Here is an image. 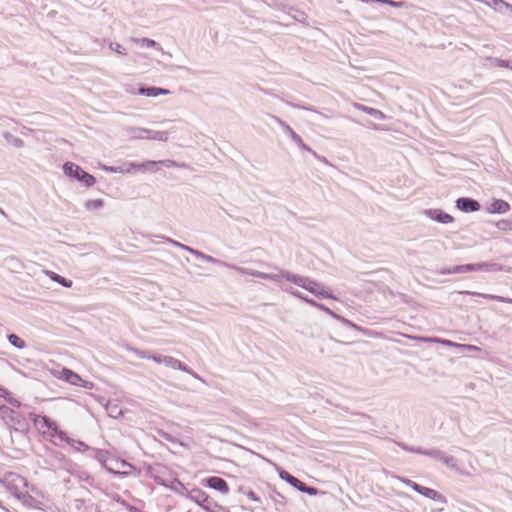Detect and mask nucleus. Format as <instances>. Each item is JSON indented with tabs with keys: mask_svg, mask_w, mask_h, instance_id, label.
I'll use <instances>...</instances> for the list:
<instances>
[{
	"mask_svg": "<svg viewBox=\"0 0 512 512\" xmlns=\"http://www.w3.org/2000/svg\"><path fill=\"white\" fill-rule=\"evenodd\" d=\"M137 43L144 48H151L155 47L157 45L156 41L149 39V38H141L137 40Z\"/></svg>",
	"mask_w": 512,
	"mask_h": 512,
	"instance_id": "38",
	"label": "nucleus"
},
{
	"mask_svg": "<svg viewBox=\"0 0 512 512\" xmlns=\"http://www.w3.org/2000/svg\"><path fill=\"white\" fill-rule=\"evenodd\" d=\"M232 268L241 274H248L254 277L270 280L278 284L282 289L289 292L292 287L288 286L287 283H293L319 299H336V297H334L323 284L305 276L292 274L283 270L263 273L244 267L232 266Z\"/></svg>",
	"mask_w": 512,
	"mask_h": 512,
	"instance_id": "1",
	"label": "nucleus"
},
{
	"mask_svg": "<svg viewBox=\"0 0 512 512\" xmlns=\"http://www.w3.org/2000/svg\"><path fill=\"white\" fill-rule=\"evenodd\" d=\"M77 386L92 390L94 388V383L80 378V383Z\"/></svg>",
	"mask_w": 512,
	"mask_h": 512,
	"instance_id": "45",
	"label": "nucleus"
},
{
	"mask_svg": "<svg viewBox=\"0 0 512 512\" xmlns=\"http://www.w3.org/2000/svg\"><path fill=\"white\" fill-rule=\"evenodd\" d=\"M212 502L209 500V502H203V505H201L204 509L210 510Z\"/></svg>",
	"mask_w": 512,
	"mask_h": 512,
	"instance_id": "56",
	"label": "nucleus"
},
{
	"mask_svg": "<svg viewBox=\"0 0 512 512\" xmlns=\"http://www.w3.org/2000/svg\"><path fill=\"white\" fill-rule=\"evenodd\" d=\"M9 396H10V394L6 397V399H7L11 404H13L14 406H19V402H18L16 399L11 398V397H9Z\"/></svg>",
	"mask_w": 512,
	"mask_h": 512,
	"instance_id": "53",
	"label": "nucleus"
},
{
	"mask_svg": "<svg viewBox=\"0 0 512 512\" xmlns=\"http://www.w3.org/2000/svg\"><path fill=\"white\" fill-rule=\"evenodd\" d=\"M464 272L480 271L479 263L463 265Z\"/></svg>",
	"mask_w": 512,
	"mask_h": 512,
	"instance_id": "43",
	"label": "nucleus"
},
{
	"mask_svg": "<svg viewBox=\"0 0 512 512\" xmlns=\"http://www.w3.org/2000/svg\"><path fill=\"white\" fill-rule=\"evenodd\" d=\"M104 206L102 199H89L85 202L84 207L88 211H97Z\"/></svg>",
	"mask_w": 512,
	"mask_h": 512,
	"instance_id": "26",
	"label": "nucleus"
},
{
	"mask_svg": "<svg viewBox=\"0 0 512 512\" xmlns=\"http://www.w3.org/2000/svg\"><path fill=\"white\" fill-rule=\"evenodd\" d=\"M3 483L7 489L24 505L32 508H40L43 504L41 501L37 500L33 495L30 494L31 492L36 496H41L40 491L35 487H31L29 489L27 480L21 475L10 472L5 475Z\"/></svg>",
	"mask_w": 512,
	"mask_h": 512,
	"instance_id": "2",
	"label": "nucleus"
},
{
	"mask_svg": "<svg viewBox=\"0 0 512 512\" xmlns=\"http://www.w3.org/2000/svg\"><path fill=\"white\" fill-rule=\"evenodd\" d=\"M167 241L170 242L171 244L183 249V250H186L187 252L191 253L192 255H194L195 257L199 258V259H202L203 261H206V262H209V263H218L219 261L217 259H215L214 257L210 256V255H206L198 250H195L189 246H186L182 243H179L175 240H172L170 238H167Z\"/></svg>",
	"mask_w": 512,
	"mask_h": 512,
	"instance_id": "11",
	"label": "nucleus"
},
{
	"mask_svg": "<svg viewBox=\"0 0 512 512\" xmlns=\"http://www.w3.org/2000/svg\"><path fill=\"white\" fill-rule=\"evenodd\" d=\"M291 139L301 148H305V144L303 143L301 137L296 134L294 131H291Z\"/></svg>",
	"mask_w": 512,
	"mask_h": 512,
	"instance_id": "42",
	"label": "nucleus"
},
{
	"mask_svg": "<svg viewBox=\"0 0 512 512\" xmlns=\"http://www.w3.org/2000/svg\"><path fill=\"white\" fill-rule=\"evenodd\" d=\"M479 266L480 271L498 272L504 270L503 266L498 263H479Z\"/></svg>",
	"mask_w": 512,
	"mask_h": 512,
	"instance_id": "31",
	"label": "nucleus"
},
{
	"mask_svg": "<svg viewBox=\"0 0 512 512\" xmlns=\"http://www.w3.org/2000/svg\"><path fill=\"white\" fill-rule=\"evenodd\" d=\"M183 490H186L185 487L182 485V483L178 482L177 483Z\"/></svg>",
	"mask_w": 512,
	"mask_h": 512,
	"instance_id": "58",
	"label": "nucleus"
},
{
	"mask_svg": "<svg viewBox=\"0 0 512 512\" xmlns=\"http://www.w3.org/2000/svg\"><path fill=\"white\" fill-rule=\"evenodd\" d=\"M415 339L423 341V342H432V343H439L447 347H454L462 351H479V348L474 345H468V344H459L452 342L447 339H441L436 337H415Z\"/></svg>",
	"mask_w": 512,
	"mask_h": 512,
	"instance_id": "6",
	"label": "nucleus"
},
{
	"mask_svg": "<svg viewBox=\"0 0 512 512\" xmlns=\"http://www.w3.org/2000/svg\"><path fill=\"white\" fill-rule=\"evenodd\" d=\"M36 428L47 437L66 439V434L58 429L57 424L46 416H36L33 420Z\"/></svg>",
	"mask_w": 512,
	"mask_h": 512,
	"instance_id": "5",
	"label": "nucleus"
},
{
	"mask_svg": "<svg viewBox=\"0 0 512 512\" xmlns=\"http://www.w3.org/2000/svg\"><path fill=\"white\" fill-rule=\"evenodd\" d=\"M110 470L114 473L129 475L132 472V470H134V468L131 464L125 461H116L115 467L110 468Z\"/></svg>",
	"mask_w": 512,
	"mask_h": 512,
	"instance_id": "21",
	"label": "nucleus"
},
{
	"mask_svg": "<svg viewBox=\"0 0 512 512\" xmlns=\"http://www.w3.org/2000/svg\"><path fill=\"white\" fill-rule=\"evenodd\" d=\"M159 162H160V165H164L167 168H172V167L177 166L176 162H174L172 160H163V161H159Z\"/></svg>",
	"mask_w": 512,
	"mask_h": 512,
	"instance_id": "48",
	"label": "nucleus"
},
{
	"mask_svg": "<svg viewBox=\"0 0 512 512\" xmlns=\"http://www.w3.org/2000/svg\"><path fill=\"white\" fill-rule=\"evenodd\" d=\"M9 343L17 349H23L26 346L25 341L16 334L8 335Z\"/></svg>",
	"mask_w": 512,
	"mask_h": 512,
	"instance_id": "33",
	"label": "nucleus"
},
{
	"mask_svg": "<svg viewBox=\"0 0 512 512\" xmlns=\"http://www.w3.org/2000/svg\"><path fill=\"white\" fill-rule=\"evenodd\" d=\"M354 107L357 109V110H360L362 112H365L367 113L368 115H371L372 117L378 119V120H384L386 119V115L380 111V110H377L375 108H372V107H368V106H365V105H362V104H358V103H355L354 104Z\"/></svg>",
	"mask_w": 512,
	"mask_h": 512,
	"instance_id": "19",
	"label": "nucleus"
},
{
	"mask_svg": "<svg viewBox=\"0 0 512 512\" xmlns=\"http://www.w3.org/2000/svg\"><path fill=\"white\" fill-rule=\"evenodd\" d=\"M186 496L198 505H203V502H209V496L206 492L198 488L192 489Z\"/></svg>",
	"mask_w": 512,
	"mask_h": 512,
	"instance_id": "18",
	"label": "nucleus"
},
{
	"mask_svg": "<svg viewBox=\"0 0 512 512\" xmlns=\"http://www.w3.org/2000/svg\"><path fill=\"white\" fill-rule=\"evenodd\" d=\"M151 360L158 364H163L166 367L174 370L186 371V367L184 366V364L178 359L171 356L154 354V356L151 357Z\"/></svg>",
	"mask_w": 512,
	"mask_h": 512,
	"instance_id": "7",
	"label": "nucleus"
},
{
	"mask_svg": "<svg viewBox=\"0 0 512 512\" xmlns=\"http://www.w3.org/2000/svg\"><path fill=\"white\" fill-rule=\"evenodd\" d=\"M282 125H283L285 131L291 136V131H293V129L288 125H285V124H282Z\"/></svg>",
	"mask_w": 512,
	"mask_h": 512,
	"instance_id": "57",
	"label": "nucleus"
},
{
	"mask_svg": "<svg viewBox=\"0 0 512 512\" xmlns=\"http://www.w3.org/2000/svg\"><path fill=\"white\" fill-rule=\"evenodd\" d=\"M302 492L307 493V494H309L311 496H314V495H316L318 493V490L316 488H314V487H309V486L305 485V487H304Z\"/></svg>",
	"mask_w": 512,
	"mask_h": 512,
	"instance_id": "47",
	"label": "nucleus"
},
{
	"mask_svg": "<svg viewBox=\"0 0 512 512\" xmlns=\"http://www.w3.org/2000/svg\"><path fill=\"white\" fill-rule=\"evenodd\" d=\"M279 477L301 492L303 491V489L305 487V484L303 482H301L298 478L289 474L287 471H284V470L280 471Z\"/></svg>",
	"mask_w": 512,
	"mask_h": 512,
	"instance_id": "17",
	"label": "nucleus"
},
{
	"mask_svg": "<svg viewBox=\"0 0 512 512\" xmlns=\"http://www.w3.org/2000/svg\"><path fill=\"white\" fill-rule=\"evenodd\" d=\"M6 264L13 272H20L23 269V263L16 257H9L6 259Z\"/></svg>",
	"mask_w": 512,
	"mask_h": 512,
	"instance_id": "24",
	"label": "nucleus"
},
{
	"mask_svg": "<svg viewBox=\"0 0 512 512\" xmlns=\"http://www.w3.org/2000/svg\"><path fill=\"white\" fill-rule=\"evenodd\" d=\"M169 139V134L167 131H157L151 130L150 132V140L166 142Z\"/></svg>",
	"mask_w": 512,
	"mask_h": 512,
	"instance_id": "28",
	"label": "nucleus"
},
{
	"mask_svg": "<svg viewBox=\"0 0 512 512\" xmlns=\"http://www.w3.org/2000/svg\"><path fill=\"white\" fill-rule=\"evenodd\" d=\"M483 2L496 11L504 12L505 10H512V6L503 0H483Z\"/></svg>",
	"mask_w": 512,
	"mask_h": 512,
	"instance_id": "20",
	"label": "nucleus"
},
{
	"mask_svg": "<svg viewBox=\"0 0 512 512\" xmlns=\"http://www.w3.org/2000/svg\"><path fill=\"white\" fill-rule=\"evenodd\" d=\"M378 3H384V4H388L392 7H402L403 6V3L402 2H398V1H393V0H377Z\"/></svg>",
	"mask_w": 512,
	"mask_h": 512,
	"instance_id": "44",
	"label": "nucleus"
},
{
	"mask_svg": "<svg viewBox=\"0 0 512 512\" xmlns=\"http://www.w3.org/2000/svg\"><path fill=\"white\" fill-rule=\"evenodd\" d=\"M410 487L420 494V491H421V488H422L421 485H419V484H417L415 482H412Z\"/></svg>",
	"mask_w": 512,
	"mask_h": 512,
	"instance_id": "50",
	"label": "nucleus"
},
{
	"mask_svg": "<svg viewBox=\"0 0 512 512\" xmlns=\"http://www.w3.org/2000/svg\"><path fill=\"white\" fill-rule=\"evenodd\" d=\"M62 441H66L69 443V445L74 448L77 451L86 450L88 449V446L81 441L70 439L66 436V439H61Z\"/></svg>",
	"mask_w": 512,
	"mask_h": 512,
	"instance_id": "35",
	"label": "nucleus"
},
{
	"mask_svg": "<svg viewBox=\"0 0 512 512\" xmlns=\"http://www.w3.org/2000/svg\"><path fill=\"white\" fill-rule=\"evenodd\" d=\"M410 451L412 452H416V453H420V454H424V455H427V456H430V457H433V458H436L438 460H441V456H443V453L440 452L439 450H426V451H421V450H414V449H410Z\"/></svg>",
	"mask_w": 512,
	"mask_h": 512,
	"instance_id": "36",
	"label": "nucleus"
},
{
	"mask_svg": "<svg viewBox=\"0 0 512 512\" xmlns=\"http://www.w3.org/2000/svg\"><path fill=\"white\" fill-rule=\"evenodd\" d=\"M0 213H2V214L4 213V212H3V210H2L1 208H0Z\"/></svg>",
	"mask_w": 512,
	"mask_h": 512,
	"instance_id": "59",
	"label": "nucleus"
},
{
	"mask_svg": "<svg viewBox=\"0 0 512 512\" xmlns=\"http://www.w3.org/2000/svg\"><path fill=\"white\" fill-rule=\"evenodd\" d=\"M444 273H465L464 272V269H463V265H457V266H454L452 269H449L447 271H445Z\"/></svg>",
	"mask_w": 512,
	"mask_h": 512,
	"instance_id": "46",
	"label": "nucleus"
},
{
	"mask_svg": "<svg viewBox=\"0 0 512 512\" xmlns=\"http://www.w3.org/2000/svg\"><path fill=\"white\" fill-rule=\"evenodd\" d=\"M290 293L298 298H300L301 300L307 302L308 304L318 308V309H321L323 310L325 313L329 314L330 316H332L333 318L337 319V320H340L346 324H350V321L340 317L339 315L335 314L331 309H329L328 307L324 306L323 304H320V303H317L316 301H314L313 299H309L305 296H303L299 291H296V290H293L291 288L290 290Z\"/></svg>",
	"mask_w": 512,
	"mask_h": 512,
	"instance_id": "8",
	"label": "nucleus"
},
{
	"mask_svg": "<svg viewBox=\"0 0 512 512\" xmlns=\"http://www.w3.org/2000/svg\"><path fill=\"white\" fill-rule=\"evenodd\" d=\"M440 461L459 475L470 476L474 471L471 455L468 452L461 453L457 458L443 454Z\"/></svg>",
	"mask_w": 512,
	"mask_h": 512,
	"instance_id": "3",
	"label": "nucleus"
},
{
	"mask_svg": "<svg viewBox=\"0 0 512 512\" xmlns=\"http://www.w3.org/2000/svg\"><path fill=\"white\" fill-rule=\"evenodd\" d=\"M4 138H5L6 142H7L9 145H11V146H13V147H15V148H21V147H23V145H24V142H23V140H22V139H20V138H18V137H16V136H14V135H12V134H10V133H5V134H4Z\"/></svg>",
	"mask_w": 512,
	"mask_h": 512,
	"instance_id": "30",
	"label": "nucleus"
},
{
	"mask_svg": "<svg viewBox=\"0 0 512 512\" xmlns=\"http://www.w3.org/2000/svg\"><path fill=\"white\" fill-rule=\"evenodd\" d=\"M135 94L144 95L147 97H158L161 95H168L170 91L164 88L159 87H147V88H139Z\"/></svg>",
	"mask_w": 512,
	"mask_h": 512,
	"instance_id": "16",
	"label": "nucleus"
},
{
	"mask_svg": "<svg viewBox=\"0 0 512 512\" xmlns=\"http://www.w3.org/2000/svg\"><path fill=\"white\" fill-rule=\"evenodd\" d=\"M53 375L73 386H77L80 383V375L68 368H62L61 370L55 371L53 372Z\"/></svg>",
	"mask_w": 512,
	"mask_h": 512,
	"instance_id": "10",
	"label": "nucleus"
},
{
	"mask_svg": "<svg viewBox=\"0 0 512 512\" xmlns=\"http://www.w3.org/2000/svg\"><path fill=\"white\" fill-rule=\"evenodd\" d=\"M8 395L9 392L6 389L0 387V397L6 398Z\"/></svg>",
	"mask_w": 512,
	"mask_h": 512,
	"instance_id": "54",
	"label": "nucleus"
},
{
	"mask_svg": "<svg viewBox=\"0 0 512 512\" xmlns=\"http://www.w3.org/2000/svg\"><path fill=\"white\" fill-rule=\"evenodd\" d=\"M206 483L209 488L220 491L223 494H227L229 492V487L226 481L220 477H210L206 480Z\"/></svg>",
	"mask_w": 512,
	"mask_h": 512,
	"instance_id": "15",
	"label": "nucleus"
},
{
	"mask_svg": "<svg viewBox=\"0 0 512 512\" xmlns=\"http://www.w3.org/2000/svg\"><path fill=\"white\" fill-rule=\"evenodd\" d=\"M478 295L481 297H484L486 299H492V300H497V301H501V302L512 303V299L504 298L501 296L490 295V294H478Z\"/></svg>",
	"mask_w": 512,
	"mask_h": 512,
	"instance_id": "40",
	"label": "nucleus"
},
{
	"mask_svg": "<svg viewBox=\"0 0 512 512\" xmlns=\"http://www.w3.org/2000/svg\"><path fill=\"white\" fill-rule=\"evenodd\" d=\"M410 487L420 494V491H421V488H422L421 485H419V484H417L415 482H412Z\"/></svg>",
	"mask_w": 512,
	"mask_h": 512,
	"instance_id": "52",
	"label": "nucleus"
},
{
	"mask_svg": "<svg viewBox=\"0 0 512 512\" xmlns=\"http://www.w3.org/2000/svg\"><path fill=\"white\" fill-rule=\"evenodd\" d=\"M99 167L103 171H106L109 173H120L121 174V169L119 168V166H108L105 164H100Z\"/></svg>",
	"mask_w": 512,
	"mask_h": 512,
	"instance_id": "41",
	"label": "nucleus"
},
{
	"mask_svg": "<svg viewBox=\"0 0 512 512\" xmlns=\"http://www.w3.org/2000/svg\"><path fill=\"white\" fill-rule=\"evenodd\" d=\"M246 495H247V497H248L250 500H252V501H254V502H259V501H260L259 497H258V496L253 492V491H248V492L246 493Z\"/></svg>",
	"mask_w": 512,
	"mask_h": 512,
	"instance_id": "49",
	"label": "nucleus"
},
{
	"mask_svg": "<svg viewBox=\"0 0 512 512\" xmlns=\"http://www.w3.org/2000/svg\"><path fill=\"white\" fill-rule=\"evenodd\" d=\"M63 173L65 176L79 181L85 187H92L96 183V179L93 175L87 173L73 162H66L63 165Z\"/></svg>",
	"mask_w": 512,
	"mask_h": 512,
	"instance_id": "4",
	"label": "nucleus"
},
{
	"mask_svg": "<svg viewBox=\"0 0 512 512\" xmlns=\"http://www.w3.org/2000/svg\"><path fill=\"white\" fill-rule=\"evenodd\" d=\"M410 487L420 494V491H421V488H422L421 485H419V484H417L415 482H412Z\"/></svg>",
	"mask_w": 512,
	"mask_h": 512,
	"instance_id": "51",
	"label": "nucleus"
},
{
	"mask_svg": "<svg viewBox=\"0 0 512 512\" xmlns=\"http://www.w3.org/2000/svg\"><path fill=\"white\" fill-rule=\"evenodd\" d=\"M150 129L139 128L135 130V134L133 135L136 139H148L150 140Z\"/></svg>",
	"mask_w": 512,
	"mask_h": 512,
	"instance_id": "37",
	"label": "nucleus"
},
{
	"mask_svg": "<svg viewBox=\"0 0 512 512\" xmlns=\"http://www.w3.org/2000/svg\"><path fill=\"white\" fill-rule=\"evenodd\" d=\"M509 210V203L502 199H492L486 207V211L490 214H505Z\"/></svg>",
	"mask_w": 512,
	"mask_h": 512,
	"instance_id": "12",
	"label": "nucleus"
},
{
	"mask_svg": "<svg viewBox=\"0 0 512 512\" xmlns=\"http://www.w3.org/2000/svg\"><path fill=\"white\" fill-rule=\"evenodd\" d=\"M105 407L109 416L113 418H118L122 414V411L117 403L108 402Z\"/></svg>",
	"mask_w": 512,
	"mask_h": 512,
	"instance_id": "32",
	"label": "nucleus"
},
{
	"mask_svg": "<svg viewBox=\"0 0 512 512\" xmlns=\"http://www.w3.org/2000/svg\"><path fill=\"white\" fill-rule=\"evenodd\" d=\"M420 494L429 499H432V500H441L442 499V496L439 492H437L434 489H430V488H427L424 486H422Z\"/></svg>",
	"mask_w": 512,
	"mask_h": 512,
	"instance_id": "29",
	"label": "nucleus"
},
{
	"mask_svg": "<svg viewBox=\"0 0 512 512\" xmlns=\"http://www.w3.org/2000/svg\"><path fill=\"white\" fill-rule=\"evenodd\" d=\"M456 207L460 211L468 213L478 211L480 209V204L478 201L471 198L462 197L457 199Z\"/></svg>",
	"mask_w": 512,
	"mask_h": 512,
	"instance_id": "13",
	"label": "nucleus"
},
{
	"mask_svg": "<svg viewBox=\"0 0 512 512\" xmlns=\"http://www.w3.org/2000/svg\"><path fill=\"white\" fill-rule=\"evenodd\" d=\"M398 480H400L401 482H403L404 484L410 486L412 484L413 481L409 480V479H404V478H401V477H397Z\"/></svg>",
	"mask_w": 512,
	"mask_h": 512,
	"instance_id": "55",
	"label": "nucleus"
},
{
	"mask_svg": "<svg viewBox=\"0 0 512 512\" xmlns=\"http://www.w3.org/2000/svg\"><path fill=\"white\" fill-rule=\"evenodd\" d=\"M159 161H145L143 163H140V173L145 172H157L159 170Z\"/></svg>",
	"mask_w": 512,
	"mask_h": 512,
	"instance_id": "23",
	"label": "nucleus"
},
{
	"mask_svg": "<svg viewBox=\"0 0 512 512\" xmlns=\"http://www.w3.org/2000/svg\"><path fill=\"white\" fill-rule=\"evenodd\" d=\"M487 60L490 62V65L492 67H502V68H508V69L512 70V60L507 61V60H503L500 58H493V57H489V58H487Z\"/></svg>",
	"mask_w": 512,
	"mask_h": 512,
	"instance_id": "25",
	"label": "nucleus"
},
{
	"mask_svg": "<svg viewBox=\"0 0 512 512\" xmlns=\"http://www.w3.org/2000/svg\"><path fill=\"white\" fill-rule=\"evenodd\" d=\"M129 350L131 352H133L137 357L142 358V359H150L151 360V357L154 356V354H150L147 351H142V350L133 349V348H130Z\"/></svg>",
	"mask_w": 512,
	"mask_h": 512,
	"instance_id": "39",
	"label": "nucleus"
},
{
	"mask_svg": "<svg viewBox=\"0 0 512 512\" xmlns=\"http://www.w3.org/2000/svg\"><path fill=\"white\" fill-rule=\"evenodd\" d=\"M42 273L64 288H71L73 286V281L71 279L65 278L52 270L44 269L42 270Z\"/></svg>",
	"mask_w": 512,
	"mask_h": 512,
	"instance_id": "14",
	"label": "nucleus"
},
{
	"mask_svg": "<svg viewBox=\"0 0 512 512\" xmlns=\"http://www.w3.org/2000/svg\"><path fill=\"white\" fill-rule=\"evenodd\" d=\"M423 214L427 218L442 224H449L454 221V218L450 214L442 211L441 209H426Z\"/></svg>",
	"mask_w": 512,
	"mask_h": 512,
	"instance_id": "9",
	"label": "nucleus"
},
{
	"mask_svg": "<svg viewBox=\"0 0 512 512\" xmlns=\"http://www.w3.org/2000/svg\"><path fill=\"white\" fill-rule=\"evenodd\" d=\"M119 168L121 169V174L140 173V163L125 162L123 165L119 166Z\"/></svg>",
	"mask_w": 512,
	"mask_h": 512,
	"instance_id": "22",
	"label": "nucleus"
},
{
	"mask_svg": "<svg viewBox=\"0 0 512 512\" xmlns=\"http://www.w3.org/2000/svg\"><path fill=\"white\" fill-rule=\"evenodd\" d=\"M496 227L503 232L512 231V217L509 219H501L496 223Z\"/></svg>",
	"mask_w": 512,
	"mask_h": 512,
	"instance_id": "34",
	"label": "nucleus"
},
{
	"mask_svg": "<svg viewBox=\"0 0 512 512\" xmlns=\"http://www.w3.org/2000/svg\"><path fill=\"white\" fill-rule=\"evenodd\" d=\"M108 47H109V49L112 52H114V53H116L118 55L126 56L128 54L127 48L124 47L119 42L109 41L108 42Z\"/></svg>",
	"mask_w": 512,
	"mask_h": 512,
	"instance_id": "27",
	"label": "nucleus"
}]
</instances>
